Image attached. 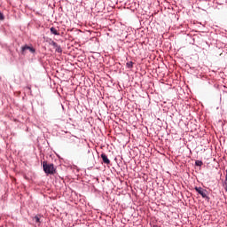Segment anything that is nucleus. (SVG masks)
Returning <instances> with one entry per match:
<instances>
[{
	"instance_id": "nucleus-6",
	"label": "nucleus",
	"mask_w": 227,
	"mask_h": 227,
	"mask_svg": "<svg viewBox=\"0 0 227 227\" xmlns=\"http://www.w3.org/2000/svg\"><path fill=\"white\" fill-rule=\"evenodd\" d=\"M126 67L127 68H132V67H134V62L132 61L127 62Z\"/></svg>"
},
{
	"instance_id": "nucleus-9",
	"label": "nucleus",
	"mask_w": 227,
	"mask_h": 227,
	"mask_svg": "<svg viewBox=\"0 0 227 227\" xmlns=\"http://www.w3.org/2000/svg\"><path fill=\"white\" fill-rule=\"evenodd\" d=\"M217 4H223V3H226V0H216Z\"/></svg>"
},
{
	"instance_id": "nucleus-3",
	"label": "nucleus",
	"mask_w": 227,
	"mask_h": 227,
	"mask_svg": "<svg viewBox=\"0 0 227 227\" xmlns=\"http://www.w3.org/2000/svg\"><path fill=\"white\" fill-rule=\"evenodd\" d=\"M30 51V52H35V50H34L33 47H29V46H27V45L22 46V48H21V53H22V54H26V51Z\"/></svg>"
},
{
	"instance_id": "nucleus-7",
	"label": "nucleus",
	"mask_w": 227,
	"mask_h": 227,
	"mask_svg": "<svg viewBox=\"0 0 227 227\" xmlns=\"http://www.w3.org/2000/svg\"><path fill=\"white\" fill-rule=\"evenodd\" d=\"M195 166H203V161H201V160H196V161H195Z\"/></svg>"
},
{
	"instance_id": "nucleus-5",
	"label": "nucleus",
	"mask_w": 227,
	"mask_h": 227,
	"mask_svg": "<svg viewBox=\"0 0 227 227\" xmlns=\"http://www.w3.org/2000/svg\"><path fill=\"white\" fill-rule=\"evenodd\" d=\"M50 31L52 33V35H59V33H58V30L55 27H51Z\"/></svg>"
},
{
	"instance_id": "nucleus-2",
	"label": "nucleus",
	"mask_w": 227,
	"mask_h": 227,
	"mask_svg": "<svg viewBox=\"0 0 227 227\" xmlns=\"http://www.w3.org/2000/svg\"><path fill=\"white\" fill-rule=\"evenodd\" d=\"M195 191L202 196V198H207V190H204L201 187H195Z\"/></svg>"
},
{
	"instance_id": "nucleus-1",
	"label": "nucleus",
	"mask_w": 227,
	"mask_h": 227,
	"mask_svg": "<svg viewBox=\"0 0 227 227\" xmlns=\"http://www.w3.org/2000/svg\"><path fill=\"white\" fill-rule=\"evenodd\" d=\"M43 169L46 175H54V173H56L54 164L47 163V161H43Z\"/></svg>"
},
{
	"instance_id": "nucleus-4",
	"label": "nucleus",
	"mask_w": 227,
	"mask_h": 227,
	"mask_svg": "<svg viewBox=\"0 0 227 227\" xmlns=\"http://www.w3.org/2000/svg\"><path fill=\"white\" fill-rule=\"evenodd\" d=\"M101 159L105 164H111V160H109V158H107V155H106V153L101 154Z\"/></svg>"
},
{
	"instance_id": "nucleus-10",
	"label": "nucleus",
	"mask_w": 227,
	"mask_h": 227,
	"mask_svg": "<svg viewBox=\"0 0 227 227\" xmlns=\"http://www.w3.org/2000/svg\"><path fill=\"white\" fill-rule=\"evenodd\" d=\"M0 20H4V15L2 12H0Z\"/></svg>"
},
{
	"instance_id": "nucleus-8",
	"label": "nucleus",
	"mask_w": 227,
	"mask_h": 227,
	"mask_svg": "<svg viewBox=\"0 0 227 227\" xmlns=\"http://www.w3.org/2000/svg\"><path fill=\"white\" fill-rule=\"evenodd\" d=\"M33 221H35V223H40V217L35 216V217L33 218Z\"/></svg>"
}]
</instances>
